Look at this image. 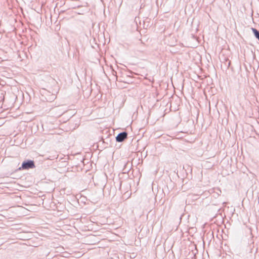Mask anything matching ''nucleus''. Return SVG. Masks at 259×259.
Listing matches in <instances>:
<instances>
[{"label":"nucleus","mask_w":259,"mask_h":259,"mask_svg":"<svg viewBox=\"0 0 259 259\" xmlns=\"http://www.w3.org/2000/svg\"><path fill=\"white\" fill-rule=\"evenodd\" d=\"M258 203H259V196H258Z\"/></svg>","instance_id":"9b49d317"},{"label":"nucleus","mask_w":259,"mask_h":259,"mask_svg":"<svg viewBox=\"0 0 259 259\" xmlns=\"http://www.w3.org/2000/svg\"><path fill=\"white\" fill-rule=\"evenodd\" d=\"M53 112L56 113V115L57 116H60L64 113L66 111L65 110L62 109L61 106L55 107L52 109Z\"/></svg>","instance_id":"7ed1b4c3"},{"label":"nucleus","mask_w":259,"mask_h":259,"mask_svg":"<svg viewBox=\"0 0 259 259\" xmlns=\"http://www.w3.org/2000/svg\"><path fill=\"white\" fill-rule=\"evenodd\" d=\"M127 138V133L122 132L118 134L116 137V141L117 142H122Z\"/></svg>","instance_id":"f03ea898"},{"label":"nucleus","mask_w":259,"mask_h":259,"mask_svg":"<svg viewBox=\"0 0 259 259\" xmlns=\"http://www.w3.org/2000/svg\"><path fill=\"white\" fill-rule=\"evenodd\" d=\"M123 75H124V76H126V78H130V79H131V78H132L131 75H130V74H127V73H124V74H123Z\"/></svg>","instance_id":"6e6552de"},{"label":"nucleus","mask_w":259,"mask_h":259,"mask_svg":"<svg viewBox=\"0 0 259 259\" xmlns=\"http://www.w3.org/2000/svg\"><path fill=\"white\" fill-rule=\"evenodd\" d=\"M55 98V95H53L51 99L54 100Z\"/></svg>","instance_id":"9d476101"},{"label":"nucleus","mask_w":259,"mask_h":259,"mask_svg":"<svg viewBox=\"0 0 259 259\" xmlns=\"http://www.w3.org/2000/svg\"><path fill=\"white\" fill-rule=\"evenodd\" d=\"M184 243L185 244V246H187L190 244L191 243L189 240L184 241Z\"/></svg>","instance_id":"423d86ee"},{"label":"nucleus","mask_w":259,"mask_h":259,"mask_svg":"<svg viewBox=\"0 0 259 259\" xmlns=\"http://www.w3.org/2000/svg\"><path fill=\"white\" fill-rule=\"evenodd\" d=\"M121 78H124V80H131V79L129 78H126V76H124V75H122V76H121Z\"/></svg>","instance_id":"1a4fd4ad"},{"label":"nucleus","mask_w":259,"mask_h":259,"mask_svg":"<svg viewBox=\"0 0 259 259\" xmlns=\"http://www.w3.org/2000/svg\"><path fill=\"white\" fill-rule=\"evenodd\" d=\"M119 81L120 82H125V83H129L130 82H133L132 80H124V78H121L120 77V78H119Z\"/></svg>","instance_id":"39448f33"},{"label":"nucleus","mask_w":259,"mask_h":259,"mask_svg":"<svg viewBox=\"0 0 259 259\" xmlns=\"http://www.w3.org/2000/svg\"><path fill=\"white\" fill-rule=\"evenodd\" d=\"M35 167L34 161L32 160H27L24 161L21 165V166L18 168V170H28L29 169L34 168Z\"/></svg>","instance_id":"f257e3e1"},{"label":"nucleus","mask_w":259,"mask_h":259,"mask_svg":"<svg viewBox=\"0 0 259 259\" xmlns=\"http://www.w3.org/2000/svg\"><path fill=\"white\" fill-rule=\"evenodd\" d=\"M188 131H179V134L180 133H184V134H186V133H187ZM182 137H180V135H179V139L182 138Z\"/></svg>","instance_id":"0eeeda50"},{"label":"nucleus","mask_w":259,"mask_h":259,"mask_svg":"<svg viewBox=\"0 0 259 259\" xmlns=\"http://www.w3.org/2000/svg\"><path fill=\"white\" fill-rule=\"evenodd\" d=\"M251 30L255 37L259 40V31L254 28H251Z\"/></svg>","instance_id":"20e7f679"}]
</instances>
